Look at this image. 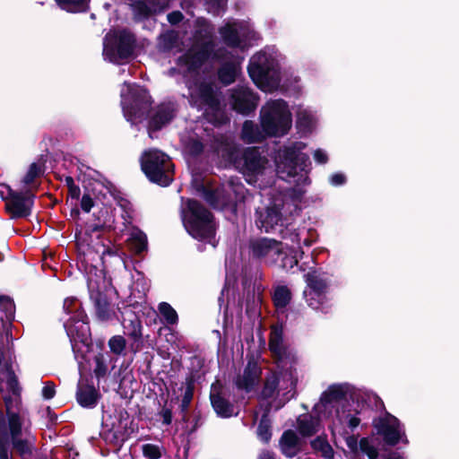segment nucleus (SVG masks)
Masks as SVG:
<instances>
[{
    "instance_id": "nucleus-1",
    "label": "nucleus",
    "mask_w": 459,
    "mask_h": 459,
    "mask_svg": "<svg viewBox=\"0 0 459 459\" xmlns=\"http://www.w3.org/2000/svg\"><path fill=\"white\" fill-rule=\"evenodd\" d=\"M213 34L214 29L207 20L196 19L190 48L178 57L177 67L170 69L169 74L174 75L178 72L186 79L191 103L203 109L207 120L217 126L226 123L228 117L221 107L213 85L205 82H191L190 79L195 78L202 64L212 57L222 62L218 72L220 81L226 85L230 84L238 76L244 57L223 48L214 49Z\"/></svg>"
},
{
    "instance_id": "nucleus-2",
    "label": "nucleus",
    "mask_w": 459,
    "mask_h": 459,
    "mask_svg": "<svg viewBox=\"0 0 459 459\" xmlns=\"http://www.w3.org/2000/svg\"><path fill=\"white\" fill-rule=\"evenodd\" d=\"M305 148L304 143L293 142L283 145L276 152L274 161L278 177L295 184L296 187L273 196L266 208L256 211L255 223L267 233L277 230L289 216L300 209L299 204L305 193L302 187L310 184L309 158L302 152Z\"/></svg>"
},
{
    "instance_id": "nucleus-3",
    "label": "nucleus",
    "mask_w": 459,
    "mask_h": 459,
    "mask_svg": "<svg viewBox=\"0 0 459 459\" xmlns=\"http://www.w3.org/2000/svg\"><path fill=\"white\" fill-rule=\"evenodd\" d=\"M353 387L347 384H333L321 394L319 402L315 405L316 412L325 420H330V429L334 438L340 436L344 438L350 453L356 456L359 453V442L354 435H350L345 427L353 431L360 423L359 411L352 409L347 401L351 396Z\"/></svg>"
},
{
    "instance_id": "nucleus-4",
    "label": "nucleus",
    "mask_w": 459,
    "mask_h": 459,
    "mask_svg": "<svg viewBox=\"0 0 459 459\" xmlns=\"http://www.w3.org/2000/svg\"><path fill=\"white\" fill-rule=\"evenodd\" d=\"M270 351L276 359L275 371L270 372L265 378L261 392L264 399L271 398L280 392L288 394L293 390L297 384V376L293 368L295 354L286 348L282 342V329L274 326L272 329L270 341Z\"/></svg>"
},
{
    "instance_id": "nucleus-5",
    "label": "nucleus",
    "mask_w": 459,
    "mask_h": 459,
    "mask_svg": "<svg viewBox=\"0 0 459 459\" xmlns=\"http://www.w3.org/2000/svg\"><path fill=\"white\" fill-rule=\"evenodd\" d=\"M280 231L283 239H290L297 247H289L287 243L284 244L273 238H261L250 241V254L265 264L273 265L280 263L281 267L292 269L298 264L299 258L304 254L299 246V236L296 230H290L288 228Z\"/></svg>"
},
{
    "instance_id": "nucleus-6",
    "label": "nucleus",
    "mask_w": 459,
    "mask_h": 459,
    "mask_svg": "<svg viewBox=\"0 0 459 459\" xmlns=\"http://www.w3.org/2000/svg\"><path fill=\"white\" fill-rule=\"evenodd\" d=\"M281 55L274 48H265L255 54L249 61L248 74L254 83L263 91L272 92L280 88L289 89L293 86L298 89L299 78L293 77L289 83L280 70Z\"/></svg>"
},
{
    "instance_id": "nucleus-7",
    "label": "nucleus",
    "mask_w": 459,
    "mask_h": 459,
    "mask_svg": "<svg viewBox=\"0 0 459 459\" xmlns=\"http://www.w3.org/2000/svg\"><path fill=\"white\" fill-rule=\"evenodd\" d=\"M217 152L225 161L241 171L248 184H256L273 173L269 160L262 156L257 148L250 147L240 152L232 141L227 139Z\"/></svg>"
},
{
    "instance_id": "nucleus-8",
    "label": "nucleus",
    "mask_w": 459,
    "mask_h": 459,
    "mask_svg": "<svg viewBox=\"0 0 459 459\" xmlns=\"http://www.w3.org/2000/svg\"><path fill=\"white\" fill-rule=\"evenodd\" d=\"M0 438H11L13 448L25 456L31 452L34 437L30 435L22 414L14 413L7 403V421L0 412Z\"/></svg>"
},
{
    "instance_id": "nucleus-9",
    "label": "nucleus",
    "mask_w": 459,
    "mask_h": 459,
    "mask_svg": "<svg viewBox=\"0 0 459 459\" xmlns=\"http://www.w3.org/2000/svg\"><path fill=\"white\" fill-rule=\"evenodd\" d=\"M183 223L187 232L195 238L204 240L215 247V223L212 213L194 200L187 201L183 208Z\"/></svg>"
},
{
    "instance_id": "nucleus-10",
    "label": "nucleus",
    "mask_w": 459,
    "mask_h": 459,
    "mask_svg": "<svg viewBox=\"0 0 459 459\" xmlns=\"http://www.w3.org/2000/svg\"><path fill=\"white\" fill-rule=\"evenodd\" d=\"M260 124L268 136H282L291 127V112L283 100H271L260 110Z\"/></svg>"
},
{
    "instance_id": "nucleus-11",
    "label": "nucleus",
    "mask_w": 459,
    "mask_h": 459,
    "mask_svg": "<svg viewBox=\"0 0 459 459\" xmlns=\"http://www.w3.org/2000/svg\"><path fill=\"white\" fill-rule=\"evenodd\" d=\"M63 309L64 316L61 320L73 348H75L77 342L87 343L90 328L80 301L75 298H67L64 301Z\"/></svg>"
},
{
    "instance_id": "nucleus-12",
    "label": "nucleus",
    "mask_w": 459,
    "mask_h": 459,
    "mask_svg": "<svg viewBox=\"0 0 459 459\" xmlns=\"http://www.w3.org/2000/svg\"><path fill=\"white\" fill-rule=\"evenodd\" d=\"M141 167L150 181L161 186H169L173 180L174 166L164 152L150 149L141 157Z\"/></svg>"
},
{
    "instance_id": "nucleus-13",
    "label": "nucleus",
    "mask_w": 459,
    "mask_h": 459,
    "mask_svg": "<svg viewBox=\"0 0 459 459\" xmlns=\"http://www.w3.org/2000/svg\"><path fill=\"white\" fill-rule=\"evenodd\" d=\"M219 33L222 42L231 48L230 51H235V54H238V50H246L252 42L259 39L258 34L247 21H228L220 27Z\"/></svg>"
},
{
    "instance_id": "nucleus-14",
    "label": "nucleus",
    "mask_w": 459,
    "mask_h": 459,
    "mask_svg": "<svg viewBox=\"0 0 459 459\" xmlns=\"http://www.w3.org/2000/svg\"><path fill=\"white\" fill-rule=\"evenodd\" d=\"M150 99L143 88L125 82L121 88V105L126 120L132 124L141 121L151 105Z\"/></svg>"
},
{
    "instance_id": "nucleus-15",
    "label": "nucleus",
    "mask_w": 459,
    "mask_h": 459,
    "mask_svg": "<svg viewBox=\"0 0 459 459\" xmlns=\"http://www.w3.org/2000/svg\"><path fill=\"white\" fill-rule=\"evenodd\" d=\"M136 48L134 35L127 30L109 31L103 43V55L112 63L130 57Z\"/></svg>"
},
{
    "instance_id": "nucleus-16",
    "label": "nucleus",
    "mask_w": 459,
    "mask_h": 459,
    "mask_svg": "<svg viewBox=\"0 0 459 459\" xmlns=\"http://www.w3.org/2000/svg\"><path fill=\"white\" fill-rule=\"evenodd\" d=\"M0 195L5 202V209L11 218H23L30 214L34 195L30 190L22 188L16 191L5 186Z\"/></svg>"
},
{
    "instance_id": "nucleus-17",
    "label": "nucleus",
    "mask_w": 459,
    "mask_h": 459,
    "mask_svg": "<svg viewBox=\"0 0 459 459\" xmlns=\"http://www.w3.org/2000/svg\"><path fill=\"white\" fill-rule=\"evenodd\" d=\"M374 427L387 445L394 446L399 442H408L403 426L397 418L389 413L375 420Z\"/></svg>"
},
{
    "instance_id": "nucleus-18",
    "label": "nucleus",
    "mask_w": 459,
    "mask_h": 459,
    "mask_svg": "<svg viewBox=\"0 0 459 459\" xmlns=\"http://www.w3.org/2000/svg\"><path fill=\"white\" fill-rule=\"evenodd\" d=\"M257 102V96L246 86L238 85L231 91L230 104L238 113L248 114L255 109Z\"/></svg>"
},
{
    "instance_id": "nucleus-19",
    "label": "nucleus",
    "mask_w": 459,
    "mask_h": 459,
    "mask_svg": "<svg viewBox=\"0 0 459 459\" xmlns=\"http://www.w3.org/2000/svg\"><path fill=\"white\" fill-rule=\"evenodd\" d=\"M261 373V368L256 362H248L243 373L235 379L237 388L246 393L253 391L259 383Z\"/></svg>"
},
{
    "instance_id": "nucleus-20",
    "label": "nucleus",
    "mask_w": 459,
    "mask_h": 459,
    "mask_svg": "<svg viewBox=\"0 0 459 459\" xmlns=\"http://www.w3.org/2000/svg\"><path fill=\"white\" fill-rule=\"evenodd\" d=\"M91 299L94 302L98 317L106 321L111 318L112 310L108 299L100 287H96V282L90 278L88 281Z\"/></svg>"
},
{
    "instance_id": "nucleus-21",
    "label": "nucleus",
    "mask_w": 459,
    "mask_h": 459,
    "mask_svg": "<svg viewBox=\"0 0 459 459\" xmlns=\"http://www.w3.org/2000/svg\"><path fill=\"white\" fill-rule=\"evenodd\" d=\"M13 318L14 304L13 300L9 297L0 295V322L7 342L12 339L10 326ZM0 345H4L2 336H0Z\"/></svg>"
},
{
    "instance_id": "nucleus-22",
    "label": "nucleus",
    "mask_w": 459,
    "mask_h": 459,
    "mask_svg": "<svg viewBox=\"0 0 459 459\" xmlns=\"http://www.w3.org/2000/svg\"><path fill=\"white\" fill-rule=\"evenodd\" d=\"M187 46L183 41L180 33L174 30L161 33L157 42V48L160 52L181 51Z\"/></svg>"
},
{
    "instance_id": "nucleus-23",
    "label": "nucleus",
    "mask_w": 459,
    "mask_h": 459,
    "mask_svg": "<svg viewBox=\"0 0 459 459\" xmlns=\"http://www.w3.org/2000/svg\"><path fill=\"white\" fill-rule=\"evenodd\" d=\"M5 388L8 394H4V401L5 403V408L7 409V402L8 404L12 406V410L14 413L21 414V407H20V388L18 385V381L13 372L10 371L7 368V380L5 382Z\"/></svg>"
},
{
    "instance_id": "nucleus-24",
    "label": "nucleus",
    "mask_w": 459,
    "mask_h": 459,
    "mask_svg": "<svg viewBox=\"0 0 459 459\" xmlns=\"http://www.w3.org/2000/svg\"><path fill=\"white\" fill-rule=\"evenodd\" d=\"M100 398L98 390L92 385L84 383L82 380L79 381L76 400L78 403L83 408H94Z\"/></svg>"
},
{
    "instance_id": "nucleus-25",
    "label": "nucleus",
    "mask_w": 459,
    "mask_h": 459,
    "mask_svg": "<svg viewBox=\"0 0 459 459\" xmlns=\"http://www.w3.org/2000/svg\"><path fill=\"white\" fill-rule=\"evenodd\" d=\"M152 6L143 1H137L132 4V8L136 19L141 20L157 12L163 11L169 4V0H150Z\"/></svg>"
},
{
    "instance_id": "nucleus-26",
    "label": "nucleus",
    "mask_w": 459,
    "mask_h": 459,
    "mask_svg": "<svg viewBox=\"0 0 459 459\" xmlns=\"http://www.w3.org/2000/svg\"><path fill=\"white\" fill-rule=\"evenodd\" d=\"M281 453L287 457H294L301 450V440L295 431L289 429L283 432L280 442Z\"/></svg>"
},
{
    "instance_id": "nucleus-27",
    "label": "nucleus",
    "mask_w": 459,
    "mask_h": 459,
    "mask_svg": "<svg viewBox=\"0 0 459 459\" xmlns=\"http://www.w3.org/2000/svg\"><path fill=\"white\" fill-rule=\"evenodd\" d=\"M314 411H316L314 410ZM317 417H314L312 415L305 414L301 415L297 420V429L299 433L303 437H311L314 434L317 433L321 429L320 418L324 419L316 412H315Z\"/></svg>"
},
{
    "instance_id": "nucleus-28",
    "label": "nucleus",
    "mask_w": 459,
    "mask_h": 459,
    "mask_svg": "<svg viewBox=\"0 0 459 459\" xmlns=\"http://www.w3.org/2000/svg\"><path fill=\"white\" fill-rule=\"evenodd\" d=\"M316 124L315 113L307 108L299 107L297 110V127L302 134L313 131Z\"/></svg>"
},
{
    "instance_id": "nucleus-29",
    "label": "nucleus",
    "mask_w": 459,
    "mask_h": 459,
    "mask_svg": "<svg viewBox=\"0 0 459 459\" xmlns=\"http://www.w3.org/2000/svg\"><path fill=\"white\" fill-rule=\"evenodd\" d=\"M175 107L172 103L163 104L159 107L156 114L153 116L150 122V127L158 130L167 123H169L174 117Z\"/></svg>"
},
{
    "instance_id": "nucleus-30",
    "label": "nucleus",
    "mask_w": 459,
    "mask_h": 459,
    "mask_svg": "<svg viewBox=\"0 0 459 459\" xmlns=\"http://www.w3.org/2000/svg\"><path fill=\"white\" fill-rule=\"evenodd\" d=\"M267 135L263 128L254 123L253 121L247 120L243 124L241 131V139L247 143H258L263 141Z\"/></svg>"
},
{
    "instance_id": "nucleus-31",
    "label": "nucleus",
    "mask_w": 459,
    "mask_h": 459,
    "mask_svg": "<svg viewBox=\"0 0 459 459\" xmlns=\"http://www.w3.org/2000/svg\"><path fill=\"white\" fill-rule=\"evenodd\" d=\"M304 295L307 305L311 308L325 314L329 312L331 306L325 294H319V292L315 291H304Z\"/></svg>"
},
{
    "instance_id": "nucleus-32",
    "label": "nucleus",
    "mask_w": 459,
    "mask_h": 459,
    "mask_svg": "<svg viewBox=\"0 0 459 459\" xmlns=\"http://www.w3.org/2000/svg\"><path fill=\"white\" fill-rule=\"evenodd\" d=\"M123 327L129 337L134 340L133 347L135 345V351L139 350V343L142 338V325L140 320L134 316L131 319L123 320Z\"/></svg>"
},
{
    "instance_id": "nucleus-33",
    "label": "nucleus",
    "mask_w": 459,
    "mask_h": 459,
    "mask_svg": "<svg viewBox=\"0 0 459 459\" xmlns=\"http://www.w3.org/2000/svg\"><path fill=\"white\" fill-rule=\"evenodd\" d=\"M211 402L216 413L223 418H229L237 415L234 412L233 406L220 395L211 394Z\"/></svg>"
},
{
    "instance_id": "nucleus-34",
    "label": "nucleus",
    "mask_w": 459,
    "mask_h": 459,
    "mask_svg": "<svg viewBox=\"0 0 459 459\" xmlns=\"http://www.w3.org/2000/svg\"><path fill=\"white\" fill-rule=\"evenodd\" d=\"M128 245L136 254H141L147 249V237L139 229H132Z\"/></svg>"
},
{
    "instance_id": "nucleus-35",
    "label": "nucleus",
    "mask_w": 459,
    "mask_h": 459,
    "mask_svg": "<svg viewBox=\"0 0 459 459\" xmlns=\"http://www.w3.org/2000/svg\"><path fill=\"white\" fill-rule=\"evenodd\" d=\"M42 174V168L38 163H32L26 175L24 176L22 183L23 184V187L26 190H30L32 193V190L37 187L35 183V179L39 178Z\"/></svg>"
},
{
    "instance_id": "nucleus-36",
    "label": "nucleus",
    "mask_w": 459,
    "mask_h": 459,
    "mask_svg": "<svg viewBox=\"0 0 459 459\" xmlns=\"http://www.w3.org/2000/svg\"><path fill=\"white\" fill-rule=\"evenodd\" d=\"M269 406H266L257 428V437L264 443H268L272 437L271 421L267 417Z\"/></svg>"
},
{
    "instance_id": "nucleus-37",
    "label": "nucleus",
    "mask_w": 459,
    "mask_h": 459,
    "mask_svg": "<svg viewBox=\"0 0 459 459\" xmlns=\"http://www.w3.org/2000/svg\"><path fill=\"white\" fill-rule=\"evenodd\" d=\"M307 289L305 291H315L319 294H325L327 284L324 279L319 277L316 272L308 273L306 275Z\"/></svg>"
},
{
    "instance_id": "nucleus-38",
    "label": "nucleus",
    "mask_w": 459,
    "mask_h": 459,
    "mask_svg": "<svg viewBox=\"0 0 459 459\" xmlns=\"http://www.w3.org/2000/svg\"><path fill=\"white\" fill-rule=\"evenodd\" d=\"M312 448L320 453L321 455L326 459H332L334 452L327 439L325 437H317L311 441Z\"/></svg>"
},
{
    "instance_id": "nucleus-39",
    "label": "nucleus",
    "mask_w": 459,
    "mask_h": 459,
    "mask_svg": "<svg viewBox=\"0 0 459 459\" xmlns=\"http://www.w3.org/2000/svg\"><path fill=\"white\" fill-rule=\"evenodd\" d=\"M63 10L70 13L84 12L88 8L89 0H56Z\"/></svg>"
},
{
    "instance_id": "nucleus-40",
    "label": "nucleus",
    "mask_w": 459,
    "mask_h": 459,
    "mask_svg": "<svg viewBox=\"0 0 459 459\" xmlns=\"http://www.w3.org/2000/svg\"><path fill=\"white\" fill-rule=\"evenodd\" d=\"M192 186L209 204L216 206L213 199L215 194L205 186L200 176H193Z\"/></svg>"
},
{
    "instance_id": "nucleus-41",
    "label": "nucleus",
    "mask_w": 459,
    "mask_h": 459,
    "mask_svg": "<svg viewBox=\"0 0 459 459\" xmlns=\"http://www.w3.org/2000/svg\"><path fill=\"white\" fill-rule=\"evenodd\" d=\"M290 300V292L285 286H279L273 294V302L277 309H283Z\"/></svg>"
},
{
    "instance_id": "nucleus-42",
    "label": "nucleus",
    "mask_w": 459,
    "mask_h": 459,
    "mask_svg": "<svg viewBox=\"0 0 459 459\" xmlns=\"http://www.w3.org/2000/svg\"><path fill=\"white\" fill-rule=\"evenodd\" d=\"M160 316L166 324L176 325L178 321V313L176 310L167 302H161L158 307Z\"/></svg>"
},
{
    "instance_id": "nucleus-43",
    "label": "nucleus",
    "mask_w": 459,
    "mask_h": 459,
    "mask_svg": "<svg viewBox=\"0 0 459 459\" xmlns=\"http://www.w3.org/2000/svg\"><path fill=\"white\" fill-rule=\"evenodd\" d=\"M126 339L121 335L112 336L108 341V347L111 352L121 355L126 349Z\"/></svg>"
},
{
    "instance_id": "nucleus-44",
    "label": "nucleus",
    "mask_w": 459,
    "mask_h": 459,
    "mask_svg": "<svg viewBox=\"0 0 459 459\" xmlns=\"http://www.w3.org/2000/svg\"><path fill=\"white\" fill-rule=\"evenodd\" d=\"M359 451H361L363 454L367 455L368 459H377L378 457L377 449L370 443L367 437H363L359 440Z\"/></svg>"
},
{
    "instance_id": "nucleus-45",
    "label": "nucleus",
    "mask_w": 459,
    "mask_h": 459,
    "mask_svg": "<svg viewBox=\"0 0 459 459\" xmlns=\"http://www.w3.org/2000/svg\"><path fill=\"white\" fill-rule=\"evenodd\" d=\"M94 374L96 377L100 378L103 377L108 371V367L106 365V360L103 354H98L94 357Z\"/></svg>"
},
{
    "instance_id": "nucleus-46",
    "label": "nucleus",
    "mask_w": 459,
    "mask_h": 459,
    "mask_svg": "<svg viewBox=\"0 0 459 459\" xmlns=\"http://www.w3.org/2000/svg\"><path fill=\"white\" fill-rule=\"evenodd\" d=\"M186 152L191 155H197L203 151V143L196 138H190L184 143Z\"/></svg>"
},
{
    "instance_id": "nucleus-47",
    "label": "nucleus",
    "mask_w": 459,
    "mask_h": 459,
    "mask_svg": "<svg viewBox=\"0 0 459 459\" xmlns=\"http://www.w3.org/2000/svg\"><path fill=\"white\" fill-rule=\"evenodd\" d=\"M143 453L144 456L151 459H157L160 456V449L152 444H145L143 446Z\"/></svg>"
},
{
    "instance_id": "nucleus-48",
    "label": "nucleus",
    "mask_w": 459,
    "mask_h": 459,
    "mask_svg": "<svg viewBox=\"0 0 459 459\" xmlns=\"http://www.w3.org/2000/svg\"><path fill=\"white\" fill-rule=\"evenodd\" d=\"M0 459H13L7 439L0 438Z\"/></svg>"
},
{
    "instance_id": "nucleus-49",
    "label": "nucleus",
    "mask_w": 459,
    "mask_h": 459,
    "mask_svg": "<svg viewBox=\"0 0 459 459\" xmlns=\"http://www.w3.org/2000/svg\"><path fill=\"white\" fill-rule=\"evenodd\" d=\"M314 160L318 164H325L328 161V155L325 151L317 149L313 153Z\"/></svg>"
},
{
    "instance_id": "nucleus-50",
    "label": "nucleus",
    "mask_w": 459,
    "mask_h": 459,
    "mask_svg": "<svg viewBox=\"0 0 459 459\" xmlns=\"http://www.w3.org/2000/svg\"><path fill=\"white\" fill-rule=\"evenodd\" d=\"M94 205V202L90 195H83L81 200V207L85 212H89Z\"/></svg>"
},
{
    "instance_id": "nucleus-51",
    "label": "nucleus",
    "mask_w": 459,
    "mask_h": 459,
    "mask_svg": "<svg viewBox=\"0 0 459 459\" xmlns=\"http://www.w3.org/2000/svg\"><path fill=\"white\" fill-rule=\"evenodd\" d=\"M329 181L332 186H342L346 182V177L342 173H334L330 177Z\"/></svg>"
},
{
    "instance_id": "nucleus-52",
    "label": "nucleus",
    "mask_w": 459,
    "mask_h": 459,
    "mask_svg": "<svg viewBox=\"0 0 459 459\" xmlns=\"http://www.w3.org/2000/svg\"><path fill=\"white\" fill-rule=\"evenodd\" d=\"M192 398H193V390H192V387L190 385H188L185 391V394L182 399L181 406H182L183 410L187 409V407L189 406V404L191 403Z\"/></svg>"
},
{
    "instance_id": "nucleus-53",
    "label": "nucleus",
    "mask_w": 459,
    "mask_h": 459,
    "mask_svg": "<svg viewBox=\"0 0 459 459\" xmlns=\"http://www.w3.org/2000/svg\"><path fill=\"white\" fill-rule=\"evenodd\" d=\"M227 0H206L208 4H212V9L210 12L213 13H219L220 10L222 9Z\"/></svg>"
},
{
    "instance_id": "nucleus-54",
    "label": "nucleus",
    "mask_w": 459,
    "mask_h": 459,
    "mask_svg": "<svg viewBox=\"0 0 459 459\" xmlns=\"http://www.w3.org/2000/svg\"><path fill=\"white\" fill-rule=\"evenodd\" d=\"M55 393V385L52 383H47L42 389V395L45 399L53 398Z\"/></svg>"
},
{
    "instance_id": "nucleus-55",
    "label": "nucleus",
    "mask_w": 459,
    "mask_h": 459,
    "mask_svg": "<svg viewBox=\"0 0 459 459\" xmlns=\"http://www.w3.org/2000/svg\"><path fill=\"white\" fill-rule=\"evenodd\" d=\"M183 20V14L179 11H175L168 14V21L170 24L174 25Z\"/></svg>"
},
{
    "instance_id": "nucleus-56",
    "label": "nucleus",
    "mask_w": 459,
    "mask_h": 459,
    "mask_svg": "<svg viewBox=\"0 0 459 459\" xmlns=\"http://www.w3.org/2000/svg\"><path fill=\"white\" fill-rule=\"evenodd\" d=\"M81 195L80 187L76 185L68 188V195L74 200H78Z\"/></svg>"
},
{
    "instance_id": "nucleus-57",
    "label": "nucleus",
    "mask_w": 459,
    "mask_h": 459,
    "mask_svg": "<svg viewBox=\"0 0 459 459\" xmlns=\"http://www.w3.org/2000/svg\"><path fill=\"white\" fill-rule=\"evenodd\" d=\"M258 459H275L274 455L270 452H263Z\"/></svg>"
},
{
    "instance_id": "nucleus-58",
    "label": "nucleus",
    "mask_w": 459,
    "mask_h": 459,
    "mask_svg": "<svg viewBox=\"0 0 459 459\" xmlns=\"http://www.w3.org/2000/svg\"><path fill=\"white\" fill-rule=\"evenodd\" d=\"M385 459H403V457L400 453L392 452L387 455Z\"/></svg>"
},
{
    "instance_id": "nucleus-59",
    "label": "nucleus",
    "mask_w": 459,
    "mask_h": 459,
    "mask_svg": "<svg viewBox=\"0 0 459 459\" xmlns=\"http://www.w3.org/2000/svg\"><path fill=\"white\" fill-rule=\"evenodd\" d=\"M271 175H272V174H268V175H267L266 177H264L262 180L260 179V180H259L255 185H257V186H258V187H260V188H264V187H265L266 184H268V183H269V181H265V183H264V181L267 178V177H268V176H271Z\"/></svg>"
},
{
    "instance_id": "nucleus-60",
    "label": "nucleus",
    "mask_w": 459,
    "mask_h": 459,
    "mask_svg": "<svg viewBox=\"0 0 459 459\" xmlns=\"http://www.w3.org/2000/svg\"><path fill=\"white\" fill-rule=\"evenodd\" d=\"M65 184L67 186V188H69L72 186L75 185L74 180V178L72 177H65Z\"/></svg>"
},
{
    "instance_id": "nucleus-61",
    "label": "nucleus",
    "mask_w": 459,
    "mask_h": 459,
    "mask_svg": "<svg viewBox=\"0 0 459 459\" xmlns=\"http://www.w3.org/2000/svg\"><path fill=\"white\" fill-rule=\"evenodd\" d=\"M228 291H229V289H228L227 285H225V287L221 290V296L219 298V302H220L221 306V303L223 301V296H224L225 292H228Z\"/></svg>"
},
{
    "instance_id": "nucleus-62",
    "label": "nucleus",
    "mask_w": 459,
    "mask_h": 459,
    "mask_svg": "<svg viewBox=\"0 0 459 459\" xmlns=\"http://www.w3.org/2000/svg\"><path fill=\"white\" fill-rule=\"evenodd\" d=\"M4 345H0V365L2 364L4 359Z\"/></svg>"
},
{
    "instance_id": "nucleus-63",
    "label": "nucleus",
    "mask_w": 459,
    "mask_h": 459,
    "mask_svg": "<svg viewBox=\"0 0 459 459\" xmlns=\"http://www.w3.org/2000/svg\"><path fill=\"white\" fill-rule=\"evenodd\" d=\"M312 243H313V242H312V240L307 239H307H305V240H304V242H303V244H304L305 246H307V247L311 246V245H312Z\"/></svg>"
},
{
    "instance_id": "nucleus-64",
    "label": "nucleus",
    "mask_w": 459,
    "mask_h": 459,
    "mask_svg": "<svg viewBox=\"0 0 459 459\" xmlns=\"http://www.w3.org/2000/svg\"><path fill=\"white\" fill-rule=\"evenodd\" d=\"M189 200H190V199H187V200L185 202V199H182V202H184V203H183V204H182V209H183V208H186V206H187V201H189Z\"/></svg>"
}]
</instances>
